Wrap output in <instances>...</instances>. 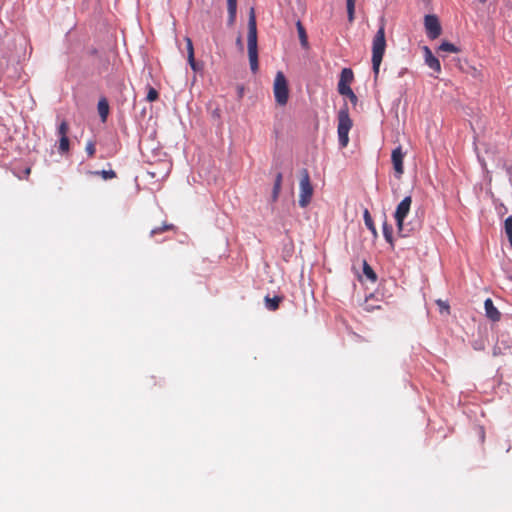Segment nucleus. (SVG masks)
I'll return each mask as SVG.
<instances>
[{
    "instance_id": "nucleus-1",
    "label": "nucleus",
    "mask_w": 512,
    "mask_h": 512,
    "mask_svg": "<svg viewBox=\"0 0 512 512\" xmlns=\"http://www.w3.org/2000/svg\"><path fill=\"white\" fill-rule=\"evenodd\" d=\"M412 204L411 196H406L396 207L394 218L396 221V226L398 229V233L402 237H407L410 233L418 230L420 228V222L416 223H405V219L410 212Z\"/></svg>"
},
{
    "instance_id": "nucleus-2",
    "label": "nucleus",
    "mask_w": 512,
    "mask_h": 512,
    "mask_svg": "<svg viewBox=\"0 0 512 512\" xmlns=\"http://www.w3.org/2000/svg\"><path fill=\"white\" fill-rule=\"evenodd\" d=\"M247 46L250 68L253 73L258 71L257 28L254 8H251L248 20Z\"/></svg>"
},
{
    "instance_id": "nucleus-3",
    "label": "nucleus",
    "mask_w": 512,
    "mask_h": 512,
    "mask_svg": "<svg viewBox=\"0 0 512 512\" xmlns=\"http://www.w3.org/2000/svg\"><path fill=\"white\" fill-rule=\"evenodd\" d=\"M386 49V39H385V22L384 19H381V24L376 32L373 42H372V68L375 75V78L378 77L379 69L381 62L383 60V56Z\"/></svg>"
},
{
    "instance_id": "nucleus-4",
    "label": "nucleus",
    "mask_w": 512,
    "mask_h": 512,
    "mask_svg": "<svg viewBox=\"0 0 512 512\" xmlns=\"http://www.w3.org/2000/svg\"><path fill=\"white\" fill-rule=\"evenodd\" d=\"M338 126L337 133L339 144L341 147H346L349 143V131L352 128L353 122L349 115V108L345 103L344 106L338 111Z\"/></svg>"
},
{
    "instance_id": "nucleus-5",
    "label": "nucleus",
    "mask_w": 512,
    "mask_h": 512,
    "mask_svg": "<svg viewBox=\"0 0 512 512\" xmlns=\"http://www.w3.org/2000/svg\"><path fill=\"white\" fill-rule=\"evenodd\" d=\"M273 93L278 105L284 106L287 104L289 99V88L287 79L282 71H278L276 73L273 84Z\"/></svg>"
},
{
    "instance_id": "nucleus-6",
    "label": "nucleus",
    "mask_w": 512,
    "mask_h": 512,
    "mask_svg": "<svg viewBox=\"0 0 512 512\" xmlns=\"http://www.w3.org/2000/svg\"><path fill=\"white\" fill-rule=\"evenodd\" d=\"M299 189H300L299 205L302 208H305L310 204L312 196H313V191H314L307 169H303L301 171V179H300V183H299Z\"/></svg>"
},
{
    "instance_id": "nucleus-7",
    "label": "nucleus",
    "mask_w": 512,
    "mask_h": 512,
    "mask_svg": "<svg viewBox=\"0 0 512 512\" xmlns=\"http://www.w3.org/2000/svg\"><path fill=\"white\" fill-rule=\"evenodd\" d=\"M424 25L427 36L434 40L438 38L442 33L440 22L435 15H426L424 19Z\"/></svg>"
},
{
    "instance_id": "nucleus-8",
    "label": "nucleus",
    "mask_w": 512,
    "mask_h": 512,
    "mask_svg": "<svg viewBox=\"0 0 512 512\" xmlns=\"http://www.w3.org/2000/svg\"><path fill=\"white\" fill-rule=\"evenodd\" d=\"M405 153L402 151V147H396L391 154V161L395 170L397 178H400L404 173L403 159Z\"/></svg>"
},
{
    "instance_id": "nucleus-9",
    "label": "nucleus",
    "mask_w": 512,
    "mask_h": 512,
    "mask_svg": "<svg viewBox=\"0 0 512 512\" xmlns=\"http://www.w3.org/2000/svg\"><path fill=\"white\" fill-rule=\"evenodd\" d=\"M354 79L353 71L350 68H344L340 74V80L338 82V92L343 95L345 89H351L350 84Z\"/></svg>"
},
{
    "instance_id": "nucleus-10",
    "label": "nucleus",
    "mask_w": 512,
    "mask_h": 512,
    "mask_svg": "<svg viewBox=\"0 0 512 512\" xmlns=\"http://www.w3.org/2000/svg\"><path fill=\"white\" fill-rule=\"evenodd\" d=\"M424 58L426 65L437 73L441 72V64L438 58H436L428 46L423 47Z\"/></svg>"
},
{
    "instance_id": "nucleus-11",
    "label": "nucleus",
    "mask_w": 512,
    "mask_h": 512,
    "mask_svg": "<svg viewBox=\"0 0 512 512\" xmlns=\"http://www.w3.org/2000/svg\"><path fill=\"white\" fill-rule=\"evenodd\" d=\"M484 308L486 312V316L496 322L499 321L501 318V313L498 311V309L494 306L493 301L490 298H487L484 302Z\"/></svg>"
},
{
    "instance_id": "nucleus-12",
    "label": "nucleus",
    "mask_w": 512,
    "mask_h": 512,
    "mask_svg": "<svg viewBox=\"0 0 512 512\" xmlns=\"http://www.w3.org/2000/svg\"><path fill=\"white\" fill-rule=\"evenodd\" d=\"M97 109L102 122H106L109 114V104L106 98H101L99 100Z\"/></svg>"
},
{
    "instance_id": "nucleus-13",
    "label": "nucleus",
    "mask_w": 512,
    "mask_h": 512,
    "mask_svg": "<svg viewBox=\"0 0 512 512\" xmlns=\"http://www.w3.org/2000/svg\"><path fill=\"white\" fill-rule=\"evenodd\" d=\"M296 27H297V32H298L301 46L304 49H308L309 48L308 37H307L306 30H305L304 26L302 25L301 21H297Z\"/></svg>"
},
{
    "instance_id": "nucleus-14",
    "label": "nucleus",
    "mask_w": 512,
    "mask_h": 512,
    "mask_svg": "<svg viewBox=\"0 0 512 512\" xmlns=\"http://www.w3.org/2000/svg\"><path fill=\"white\" fill-rule=\"evenodd\" d=\"M283 297L274 296L270 298L269 296L265 297V306L270 311H275L279 308V304L282 302Z\"/></svg>"
},
{
    "instance_id": "nucleus-15",
    "label": "nucleus",
    "mask_w": 512,
    "mask_h": 512,
    "mask_svg": "<svg viewBox=\"0 0 512 512\" xmlns=\"http://www.w3.org/2000/svg\"><path fill=\"white\" fill-rule=\"evenodd\" d=\"M186 44H187V53H188V62L191 66V68L196 71L197 70V64L195 62L194 58V48L193 43L190 38H186Z\"/></svg>"
},
{
    "instance_id": "nucleus-16",
    "label": "nucleus",
    "mask_w": 512,
    "mask_h": 512,
    "mask_svg": "<svg viewBox=\"0 0 512 512\" xmlns=\"http://www.w3.org/2000/svg\"><path fill=\"white\" fill-rule=\"evenodd\" d=\"M282 186V173H277L274 181L273 191H272V201H277Z\"/></svg>"
},
{
    "instance_id": "nucleus-17",
    "label": "nucleus",
    "mask_w": 512,
    "mask_h": 512,
    "mask_svg": "<svg viewBox=\"0 0 512 512\" xmlns=\"http://www.w3.org/2000/svg\"><path fill=\"white\" fill-rule=\"evenodd\" d=\"M170 230L174 231V230H176V227L173 224L163 223L161 226L155 227L150 231V237H155L158 234H161L163 232L170 231Z\"/></svg>"
},
{
    "instance_id": "nucleus-18",
    "label": "nucleus",
    "mask_w": 512,
    "mask_h": 512,
    "mask_svg": "<svg viewBox=\"0 0 512 512\" xmlns=\"http://www.w3.org/2000/svg\"><path fill=\"white\" fill-rule=\"evenodd\" d=\"M363 218H364V222H365L366 227L372 232V234L374 236H376L377 235V230H376V227L374 225L373 219H372L368 209L364 210Z\"/></svg>"
},
{
    "instance_id": "nucleus-19",
    "label": "nucleus",
    "mask_w": 512,
    "mask_h": 512,
    "mask_svg": "<svg viewBox=\"0 0 512 512\" xmlns=\"http://www.w3.org/2000/svg\"><path fill=\"white\" fill-rule=\"evenodd\" d=\"M363 273L372 282L376 281L377 275L366 260L363 261Z\"/></svg>"
},
{
    "instance_id": "nucleus-20",
    "label": "nucleus",
    "mask_w": 512,
    "mask_h": 512,
    "mask_svg": "<svg viewBox=\"0 0 512 512\" xmlns=\"http://www.w3.org/2000/svg\"><path fill=\"white\" fill-rule=\"evenodd\" d=\"M89 173L92 175H100L104 180L114 179L117 176L114 170L91 171Z\"/></svg>"
},
{
    "instance_id": "nucleus-21",
    "label": "nucleus",
    "mask_w": 512,
    "mask_h": 512,
    "mask_svg": "<svg viewBox=\"0 0 512 512\" xmlns=\"http://www.w3.org/2000/svg\"><path fill=\"white\" fill-rule=\"evenodd\" d=\"M439 50L440 51H444V52H449V53H459L460 52V49L455 46L454 44L450 43V42H442L441 45L439 46Z\"/></svg>"
},
{
    "instance_id": "nucleus-22",
    "label": "nucleus",
    "mask_w": 512,
    "mask_h": 512,
    "mask_svg": "<svg viewBox=\"0 0 512 512\" xmlns=\"http://www.w3.org/2000/svg\"><path fill=\"white\" fill-rule=\"evenodd\" d=\"M383 235L387 242L393 243V229L387 222L383 224Z\"/></svg>"
},
{
    "instance_id": "nucleus-23",
    "label": "nucleus",
    "mask_w": 512,
    "mask_h": 512,
    "mask_svg": "<svg viewBox=\"0 0 512 512\" xmlns=\"http://www.w3.org/2000/svg\"><path fill=\"white\" fill-rule=\"evenodd\" d=\"M355 2L356 0H346L347 14L349 22H353L355 13Z\"/></svg>"
},
{
    "instance_id": "nucleus-24",
    "label": "nucleus",
    "mask_w": 512,
    "mask_h": 512,
    "mask_svg": "<svg viewBox=\"0 0 512 512\" xmlns=\"http://www.w3.org/2000/svg\"><path fill=\"white\" fill-rule=\"evenodd\" d=\"M505 233L510 245L512 246V216L507 217L505 220Z\"/></svg>"
},
{
    "instance_id": "nucleus-25",
    "label": "nucleus",
    "mask_w": 512,
    "mask_h": 512,
    "mask_svg": "<svg viewBox=\"0 0 512 512\" xmlns=\"http://www.w3.org/2000/svg\"><path fill=\"white\" fill-rule=\"evenodd\" d=\"M158 98H159V93H158V91H157L155 88H153V87L149 86V87H148L147 96H146V100H147L148 102H154V101H156Z\"/></svg>"
},
{
    "instance_id": "nucleus-26",
    "label": "nucleus",
    "mask_w": 512,
    "mask_h": 512,
    "mask_svg": "<svg viewBox=\"0 0 512 512\" xmlns=\"http://www.w3.org/2000/svg\"><path fill=\"white\" fill-rule=\"evenodd\" d=\"M227 8L230 18L233 19L236 14L237 0H227Z\"/></svg>"
},
{
    "instance_id": "nucleus-27",
    "label": "nucleus",
    "mask_w": 512,
    "mask_h": 512,
    "mask_svg": "<svg viewBox=\"0 0 512 512\" xmlns=\"http://www.w3.org/2000/svg\"><path fill=\"white\" fill-rule=\"evenodd\" d=\"M69 151V139L68 137H61L59 141V152L66 153Z\"/></svg>"
},
{
    "instance_id": "nucleus-28",
    "label": "nucleus",
    "mask_w": 512,
    "mask_h": 512,
    "mask_svg": "<svg viewBox=\"0 0 512 512\" xmlns=\"http://www.w3.org/2000/svg\"><path fill=\"white\" fill-rule=\"evenodd\" d=\"M88 157L92 158L96 152V145L94 141H88L85 147Z\"/></svg>"
},
{
    "instance_id": "nucleus-29",
    "label": "nucleus",
    "mask_w": 512,
    "mask_h": 512,
    "mask_svg": "<svg viewBox=\"0 0 512 512\" xmlns=\"http://www.w3.org/2000/svg\"><path fill=\"white\" fill-rule=\"evenodd\" d=\"M69 131V126L66 121H62L58 127V135L61 137H67V133Z\"/></svg>"
},
{
    "instance_id": "nucleus-30",
    "label": "nucleus",
    "mask_w": 512,
    "mask_h": 512,
    "mask_svg": "<svg viewBox=\"0 0 512 512\" xmlns=\"http://www.w3.org/2000/svg\"><path fill=\"white\" fill-rule=\"evenodd\" d=\"M343 96H347L354 105L357 103V96L352 89H345Z\"/></svg>"
},
{
    "instance_id": "nucleus-31",
    "label": "nucleus",
    "mask_w": 512,
    "mask_h": 512,
    "mask_svg": "<svg viewBox=\"0 0 512 512\" xmlns=\"http://www.w3.org/2000/svg\"><path fill=\"white\" fill-rule=\"evenodd\" d=\"M436 303L439 306L441 313H443V312L449 313L450 307H449L448 303H446L442 300H437Z\"/></svg>"
},
{
    "instance_id": "nucleus-32",
    "label": "nucleus",
    "mask_w": 512,
    "mask_h": 512,
    "mask_svg": "<svg viewBox=\"0 0 512 512\" xmlns=\"http://www.w3.org/2000/svg\"><path fill=\"white\" fill-rule=\"evenodd\" d=\"M237 42H238V44H241V38L240 37L237 39Z\"/></svg>"
},
{
    "instance_id": "nucleus-33",
    "label": "nucleus",
    "mask_w": 512,
    "mask_h": 512,
    "mask_svg": "<svg viewBox=\"0 0 512 512\" xmlns=\"http://www.w3.org/2000/svg\"><path fill=\"white\" fill-rule=\"evenodd\" d=\"M487 0H480L481 3H485Z\"/></svg>"
}]
</instances>
